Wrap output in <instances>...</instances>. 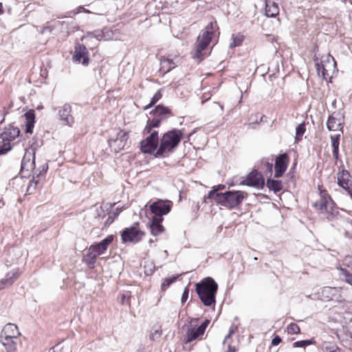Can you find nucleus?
<instances>
[{"label":"nucleus","mask_w":352,"mask_h":352,"mask_svg":"<svg viewBox=\"0 0 352 352\" xmlns=\"http://www.w3.org/2000/svg\"><path fill=\"white\" fill-rule=\"evenodd\" d=\"M218 285L213 278L208 277L195 285V290L205 306L215 303V296Z\"/></svg>","instance_id":"nucleus-2"},{"label":"nucleus","mask_w":352,"mask_h":352,"mask_svg":"<svg viewBox=\"0 0 352 352\" xmlns=\"http://www.w3.org/2000/svg\"><path fill=\"white\" fill-rule=\"evenodd\" d=\"M225 188V186L224 185H219L217 187H213L212 189H218L220 190V189H223Z\"/></svg>","instance_id":"nucleus-59"},{"label":"nucleus","mask_w":352,"mask_h":352,"mask_svg":"<svg viewBox=\"0 0 352 352\" xmlns=\"http://www.w3.org/2000/svg\"><path fill=\"white\" fill-rule=\"evenodd\" d=\"M188 287H186L184 290V292L182 294V299H181V301L182 303H184L187 299H188Z\"/></svg>","instance_id":"nucleus-48"},{"label":"nucleus","mask_w":352,"mask_h":352,"mask_svg":"<svg viewBox=\"0 0 352 352\" xmlns=\"http://www.w3.org/2000/svg\"><path fill=\"white\" fill-rule=\"evenodd\" d=\"M0 342L5 347L6 352H16L20 339L19 338H0Z\"/></svg>","instance_id":"nucleus-21"},{"label":"nucleus","mask_w":352,"mask_h":352,"mask_svg":"<svg viewBox=\"0 0 352 352\" xmlns=\"http://www.w3.org/2000/svg\"><path fill=\"white\" fill-rule=\"evenodd\" d=\"M73 60L76 62H82L84 65L89 63L88 52L86 47L81 44H76L74 48Z\"/></svg>","instance_id":"nucleus-17"},{"label":"nucleus","mask_w":352,"mask_h":352,"mask_svg":"<svg viewBox=\"0 0 352 352\" xmlns=\"http://www.w3.org/2000/svg\"><path fill=\"white\" fill-rule=\"evenodd\" d=\"M315 343V341L314 339H309V340H300L296 341L292 344L293 348H305L306 346L313 344Z\"/></svg>","instance_id":"nucleus-37"},{"label":"nucleus","mask_w":352,"mask_h":352,"mask_svg":"<svg viewBox=\"0 0 352 352\" xmlns=\"http://www.w3.org/2000/svg\"><path fill=\"white\" fill-rule=\"evenodd\" d=\"M113 38V32L112 31L108 29L103 30V40L109 41Z\"/></svg>","instance_id":"nucleus-45"},{"label":"nucleus","mask_w":352,"mask_h":352,"mask_svg":"<svg viewBox=\"0 0 352 352\" xmlns=\"http://www.w3.org/2000/svg\"><path fill=\"white\" fill-rule=\"evenodd\" d=\"M348 331H349V333L350 334L351 338H352V324H351L349 327H348Z\"/></svg>","instance_id":"nucleus-58"},{"label":"nucleus","mask_w":352,"mask_h":352,"mask_svg":"<svg viewBox=\"0 0 352 352\" xmlns=\"http://www.w3.org/2000/svg\"><path fill=\"white\" fill-rule=\"evenodd\" d=\"M138 223L126 228L121 234V238L123 243H138L145 235L144 232L140 230L138 227Z\"/></svg>","instance_id":"nucleus-9"},{"label":"nucleus","mask_w":352,"mask_h":352,"mask_svg":"<svg viewBox=\"0 0 352 352\" xmlns=\"http://www.w3.org/2000/svg\"><path fill=\"white\" fill-rule=\"evenodd\" d=\"M342 119L340 113L334 112L328 118L327 122V127L329 131H341Z\"/></svg>","instance_id":"nucleus-18"},{"label":"nucleus","mask_w":352,"mask_h":352,"mask_svg":"<svg viewBox=\"0 0 352 352\" xmlns=\"http://www.w3.org/2000/svg\"><path fill=\"white\" fill-rule=\"evenodd\" d=\"M25 117L26 120L25 131L32 133L35 119L34 111L29 110L25 113Z\"/></svg>","instance_id":"nucleus-24"},{"label":"nucleus","mask_w":352,"mask_h":352,"mask_svg":"<svg viewBox=\"0 0 352 352\" xmlns=\"http://www.w3.org/2000/svg\"><path fill=\"white\" fill-rule=\"evenodd\" d=\"M47 168H48V165L47 164H45V165L43 166V171L46 172Z\"/></svg>","instance_id":"nucleus-63"},{"label":"nucleus","mask_w":352,"mask_h":352,"mask_svg":"<svg viewBox=\"0 0 352 352\" xmlns=\"http://www.w3.org/2000/svg\"><path fill=\"white\" fill-rule=\"evenodd\" d=\"M150 113L153 114L155 117L163 118L164 119L166 114H170V111L164 106L157 105Z\"/></svg>","instance_id":"nucleus-28"},{"label":"nucleus","mask_w":352,"mask_h":352,"mask_svg":"<svg viewBox=\"0 0 352 352\" xmlns=\"http://www.w3.org/2000/svg\"><path fill=\"white\" fill-rule=\"evenodd\" d=\"M6 285H7L6 284V283H3V279H1L0 280V290L3 289Z\"/></svg>","instance_id":"nucleus-56"},{"label":"nucleus","mask_w":352,"mask_h":352,"mask_svg":"<svg viewBox=\"0 0 352 352\" xmlns=\"http://www.w3.org/2000/svg\"><path fill=\"white\" fill-rule=\"evenodd\" d=\"M320 295L323 300L341 302L343 300L340 287H324Z\"/></svg>","instance_id":"nucleus-13"},{"label":"nucleus","mask_w":352,"mask_h":352,"mask_svg":"<svg viewBox=\"0 0 352 352\" xmlns=\"http://www.w3.org/2000/svg\"><path fill=\"white\" fill-rule=\"evenodd\" d=\"M203 327H188L186 331V337L185 338V343H190L192 340L197 339L199 336L203 335Z\"/></svg>","instance_id":"nucleus-23"},{"label":"nucleus","mask_w":352,"mask_h":352,"mask_svg":"<svg viewBox=\"0 0 352 352\" xmlns=\"http://www.w3.org/2000/svg\"><path fill=\"white\" fill-rule=\"evenodd\" d=\"M171 209V203L162 200H158L150 206V210L153 214V219H157L158 221H162L163 215L167 214Z\"/></svg>","instance_id":"nucleus-10"},{"label":"nucleus","mask_w":352,"mask_h":352,"mask_svg":"<svg viewBox=\"0 0 352 352\" xmlns=\"http://www.w3.org/2000/svg\"><path fill=\"white\" fill-rule=\"evenodd\" d=\"M279 12L278 5L272 1L266 2L265 4V14L268 17H274Z\"/></svg>","instance_id":"nucleus-25"},{"label":"nucleus","mask_w":352,"mask_h":352,"mask_svg":"<svg viewBox=\"0 0 352 352\" xmlns=\"http://www.w3.org/2000/svg\"><path fill=\"white\" fill-rule=\"evenodd\" d=\"M228 351L227 352H235V348L232 347L230 345L228 346Z\"/></svg>","instance_id":"nucleus-60"},{"label":"nucleus","mask_w":352,"mask_h":352,"mask_svg":"<svg viewBox=\"0 0 352 352\" xmlns=\"http://www.w3.org/2000/svg\"><path fill=\"white\" fill-rule=\"evenodd\" d=\"M214 23L210 22L206 28L203 34L198 36L192 57L201 61L207 56L206 50L211 42L213 36Z\"/></svg>","instance_id":"nucleus-5"},{"label":"nucleus","mask_w":352,"mask_h":352,"mask_svg":"<svg viewBox=\"0 0 352 352\" xmlns=\"http://www.w3.org/2000/svg\"><path fill=\"white\" fill-rule=\"evenodd\" d=\"M178 58L175 59L162 57L160 59V70L163 74L170 72L172 69L175 68L178 64Z\"/></svg>","instance_id":"nucleus-22"},{"label":"nucleus","mask_w":352,"mask_h":352,"mask_svg":"<svg viewBox=\"0 0 352 352\" xmlns=\"http://www.w3.org/2000/svg\"><path fill=\"white\" fill-rule=\"evenodd\" d=\"M318 189L320 193V199L314 204V206L319 210L322 214H326L328 220H332L339 214L338 208L331 197L327 190L318 186Z\"/></svg>","instance_id":"nucleus-4"},{"label":"nucleus","mask_w":352,"mask_h":352,"mask_svg":"<svg viewBox=\"0 0 352 352\" xmlns=\"http://www.w3.org/2000/svg\"><path fill=\"white\" fill-rule=\"evenodd\" d=\"M344 267L340 269L342 273H352V256H346L343 261Z\"/></svg>","instance_id":"nucleus-33"},{"label":"nucleus","mask_w":352,"mask_h":352,"mask_svg":"<svg viewBox=\"0 0 352 352\" xmlns=\"http://www.w3.org/2000/svg\"><path fill=\"white\" fill-rule=\"evenodd\" d=\"M281 342V338L278 336H276L272 340V344L273 346L278 345Z\"/></svg>","instance_id":"nucleus-49"},{"label":"nucleus","mask_w":352,"mask_h":352,"mask_svg":"<svg viewBox=\"0 0 352 352\" xmlns=\"http://www.w3.org/2000/svg\"><path fill=\"white\" fill-rule=\"evenodd\" d=\"M267 187L274 192L280 191L283 188L281 181L269 179L267 181Z\"/></svg>","instance_id":"nucleus-29"},{"label":"nucleus","mask_w":352,"mask_h":352,"mask_svg":"<svg viewBox=\"0 0 352 352\" xmlns=\"http://www.w3.org/2000/svg\"><path fill=\"white\" fill-rule=\"evenodd\" d=\"M156 219H153L151 223V232L153 236H157L164 231V228L161 225L162 221H157Z\"/></svg>","instance_id":"nucleus-26"},{"label":"nucleus","mask_w":352,"mask_h":352,"mask_svg":"<svg viewBox=\"0 0 352 352\" xmlns=\"http://www.w3.org/2000/svg\"><path fill=\"white\" fill-rule=\"evenodd\" d=\"M162 120H163V118H158V117H155L153 119H152L150 122H148V124L145 126L144 132L150 133V132H152L153 131H154L153 128L158 127Z\"/></svg>","instance_id":"nucleus-31"},{"label":"nucleus","mask_w":352,"mask_h":352,"mask_svg":"<svg viewBox=\"0 0 352 352\" xmlns=\"http://www.w3.org/2000/svg\"><path fill=\"white\" fill-rule=\"evenodd\" d=\"M3 12V5L2 3H0V14H1Z\"/></svg>","instance_id":"nucleus-64"},{"label":"nucleus","mask_w":352,"mask_h":352,"mask_svg":"<svg viewBox=\"0 0 352 352\" xmlns=\"http://www.w3.org/2000/svg\"><path fill=\"white\" fill-rule=\"evenodd\" d=\"M350 175L348 171L342 170L339 172L338 175V185H344L345 182H347L349 180Z\"/></svg>","instance_id":"nucleus-35"},{"label":"nucleus","mask_w":352,"mask_h":352,"mask_svg":"<svg viewBox=\"0 0 352 352\" xmlns=\"http://www.w3.org/2000/svg\"><path fill=\"white\" fill-rule=\"evenodd\" d=\"M287 331L289 334H298L300 333L299 326L295 323L289 324L287 327Z\"/></svg>","instance_id":"nucleus-40"},{"label":"nucleus","mask_w":352,"mask_h":352,"mask_svg":"<svg viewBox=\"0 0 352 352\" xmlns=\"http://www.w3.org/2000/svg\"><path fill=\"white\" fill-rule=\"evenodd\" d=\"M35 150L33 145L29 150H27L24 154L21 162V170H30L35 167Z\"/></svg>","instance_id":"nucleus-15"},{"label":"nucleus","mask_w":352,"mask_h":352,"mask_svg":"<svg viewBox=\"0 0 352 352\" xmlns=\"http://www.w3.org/2000/svg\"><path fill=\"white\" fill-rule=\"evenodd\" d=\"M182 133L180 130L173 129L165 133L160 139V146L156 151L155 157H166L179 144Z\"/></svg>","instance_id":"nucleus-3"},{"label":"nucleus","mask_w":352,"mask_h":352,"mask_svg":"<svg viewBox=\"0 0 352 352\" xmlns=\"http://www.w3.org/2000/svg\"><path fill=\"white\" fill-rule=\"evenodd\" d=\"M52 30H53L52 26H50V25L45 26V27H43L42 29L41 30V33L44 34L45 32V31H47V30L49 32H52Z\"/></svg>","instance_id":"nucleus-50"},{"label":"nucleus","mask_w":352,"mask_h":352,"mask_svg":"<svg viewBox=\"0 0 352 352\" xmlns=\"http://www.w3.org/2000/svg\"><path fill=\"white\" fill-rule=\"evenodd\" d=\"M217 191L218 189H212L208 192V197L213 199L217 204L230 209L238 206L248 196V193L240 190L225 192H218Z\"/></svg>","instance_id":"nucleus-1"},{"label":"nucleus","mask_w":352,"mask_h":352,"mask_svg":"<svg viewBox=\"0 0 352 352\" xmlns=\"http://www.w3.org/2000/svg\"><path fill=\"white\" fill-rule=\"evenodd\" d=\"M129 138V133L123 130H119L115 137H111L109 140V145L115 153H119L124 149Z\"/></svg>","instance_id":"nucleus-11"},{"label":"nucleus","mask_w":352,"mask_h":352,"mask_svg":"<svg viewBox=\"0 0 352 352\" xmlns=\"http://www.w3.org/2000/svg\"><path fill=\"white\" fill-rule=\"evenodd\" d=\"M352 184V181H349L345 182L344 185H339L342 188H343L346 191L349 189L350 184Z\"/></svg>","instance_id":"nucleus-51"},{"label":"nucleus","mask_w":352,"mask_h":352,"mask_svg":"<svg viewBox=\"0 0 352 352\" xmlns=\"http://www.w3.org/2000/svg\"><path fill=\"white\" fill-rule=\"evenodd\" d=\"M149 133L147 138L140 142L141 151L144 153H153L159 144L158 131L154 130Z\"/></svg>","instance_id":"nucleus-12"},{"label":"nucleus","mask_w":352,"mask_h":352,"mask_svg":"<svg viewBox=\"0 0 352 352\" xmlns=\"http://www.w3.org/2000/svg\"><path fill=\"white\" fill-rule=\"evenodd\" d=\"M318 74L327 83L331 82L333 75L336 73V62L329 54L323 55L320 61L316 63Z\"/></svg>","instance_id":"nucleus-6"},{"label":"nucleus","mask_w":352,"mask_h":352,"mask_svg":"<svg viewBox=\"0 0 352 352\" xmlns=\"http://www.w3.org/2000/svg\"><path fill=\"white\" fill-rule=\"evenodd\" d=\"M233 333H234V330L233 329H230L229 333L226 336V338H225V339L223 340V344L226 343V340L231 336V335Z\"/></svg>","instance_id":"nucleus-53"},{"label":"nucleus","mask_w":352,"mask_h":352,"mask_svg":"<svg viewBox=\"0 0 352 352\" xmlns=\"http://www.w3.org/2000/svg\"><path fill=\"white\" fill-rule=\"evenodd\" d=\"M210 94H208L207 96H203V99H202V103H204L205 102H206L207 100H209V98H210Z\"/></svg>","instance_id":"nucleus-54"},{"label":"nucleus","mask_w":352,"mask_h":352,"mask_svg":"<svg viewBox=\"0 0 352 352\" xmlns=\"http://www.w3.org/2000/svg\"><path fill=\"white\" fill-rule=\"evenodd\" d=\"M113 221V218H111V216H109L107 220V223H111Z\"/></svg>","instance_id":"nucleus-61"},{"label":"nucleus","mask_w":352,"mask_h":352,"mask_svg":"<svg viewBox=\"0 0 352 352\" xmlns=\"http://www.w3.org/2000/svg\"><path fill=\"white\" fill-rule=\"evenodd\" d=\"M162 333V330L160 326H154L151 331L150 338L152 340H156L159 339Z\"/></svg>","instance_id":"nucleus-36"},{"label":"nucleus","mask_w":352,"mask_h":352,"mask_svg":"<svg viewBox=\"0 0 352 352\" xmlns=\"http://www.w3.org/2000/svg\"><path fill=\"white\" fill-rule=\"evenodd\" d=\"M242 184L258 188L263 186L264 179L261 173L256 170H253L249 173L246 179L243 181Z\"/></svg>","instance_id":"nucleus-16"},{"label":"nucleus","mask_w":352,"mask_h":352,"mask_svg":"<svg viewBox=\"0 0 352 352\" xmlns=\"http://www.w3.org/2000/svg\"><path fill=\"white\" fill-rule=\"evenodd\" d=\"M346 192L350 195L351 197L352 198V184H350L349 188L346 190Z\"/></svg>","instance_id":"nucleus-55"},{"label":"nucleus","mask_w":352,"mask_h":352,"mask_svg":"<svg viewBox=\"0 0 352 352\" xmlns=\"http://www.w3.org/2000/svg\"><path fill=\"white\" fill-rule=\"evenodd\" d=\"M38 182V180L35 181L34 177H33V179L32 180H30V184H29L28 186L27 187V190H26V191L28 194H32L34 192Z\"/></svg>","instance_id":"nucleus-41"},{"label":"nucleus","mask_w":352,"mask_h":352,"mask_svg":"<svg viewBox=\"0 0 352 352\" xmlns=\"http://www.w3.org/2000/svg\"><path fill=\"white\" fill-rule=\"evenodd\" d=\"M340 276L344 280L346 283L352 285V273H342L340 272Z\"/></svg>","instance_id":"nucleus-44"},{"label":"nucleus","mask_w":352,"mask_h":352,"mask_svg":"<svg viewBox=\"0 0 352 352\" xmlns=\"http://www.w3.org/2000/svg\"><path fill=\"white\" fill-rule=\"evenodd\" d=\"M209 324V320H206L200 326H199L198 327H204V333L206 331V329L207 327V326Z\"/></svg>","instance_id":"nucleus-52"},{"label":"nucleus","mask_w":352,"mask_h":352,"mask_svg":"<svg viewBox=\"0 0 352 352\" xmlns=\"http://www.w3.org/2000/svg\"><path fill=\"white\" fill-rule=\"evenodd\" d=\"M178 276L166 278L164 279V282L162 283V288L165 289L166 287H168L170 284H172L175 280L177 278Z\"/></svg>","instance_id":"nucleus-42"},{"label":"nucleus","mask_w":352,"mask_h":352,"mask_svg":"<svg viewBox=\"0 0 352 352\" xmlns=\"http://www.w3.org/2000/svg\"><path fill=\"white\" fill-rule=\"evenodd\" d=\"M19 272L18 268H14L10 272H8L4 278H3V283H6L8 285H11L19 277Z\"/></svg>","instance_id":"nucleus-27"},{"label":"nucleus","mask_w":352,"mask_h":352,"mask_svg":"<svg viewBox=\"0 0 352 352\" xmlns=\"http://www.w3.org/2000/svg\"><path fill=\"white\" fill-rule=\"evenodd\" d=\"M6 285H7L6 284V283H3V279H1L0 280V290L3 289Z\"/></svg>","instance_id":"nucleus-57"},{"label":"nucleus","mask_w":352,"mask_h":352,"mask_svg":"<svg viewBox=\"0 0 352 352\" xmlns=\"http://www.w3.org/2000/svg\"><path fill=\"white\" fill-rule=\"evenodd\" d=\"M20 131L17 127L9 126L6 127L0 135V154H5L12 149L10 142L17 138Z\"/></svg>","instance_id":"nucleus-8"},{"label":"nucleus","mask_w":352,"mask_h":352,"mask_svg":"<svg viewBox=\"0 0 352 352\" xmlns=\"http://www.w3.org/2000/svg\"><path fill=\"white\" fill-rule=\"evenodd\" d=\"M20 332L16 324L8 323L4 326L1 333L0 338H19Z\"/></svg>","instance_id":"nucleus-20"},{"label":"nucleus","mask_w":352,"mask_h":352,"mask_svg":"<svg viewBox=\"0 0 352 352\" xmlns=\"http://www.w3.org/2000/svg\"><path fill=\"white\" fill-rule=\"evenodd\" d=\"M232 40V42L230 44V48H233L236 46L240 45L242 42V40L240 38L237 37H233Z\"/></svg>","instance_id":"nucleus-46"},{"label":"nucleus","mask_w":352,"mask_h":352,"mask_svg":"<svg viewBox=\"0 0 352 352\" xmlns=\"http://www.w3.org/2000/svg\"><path fill=\"white\" fill-rule=\"evenodd\" d=\"M289 159L287 153L278 155L275 159L274 177H281L287 168Z\"/></svg>","instance_id":"nucleus-14"},{"label":"nucleus","mask_w":352,"mask_h":352,"mask_svg":"<svg viewBox=\"0 0 352 352\" xmlns=\"http://www.w3.org/2000/svg\"><path fill=\"white\" fill-rule=\"evenodd\" d=\"M5 116L4 114H0V123H2L4 121Z\"/></svg>","instance_id":"nucleus-62"},{"label":"nucleus","mask_w":352,"mask_h":352,"mask_svg":"<svg viewBox=\"0 0 352 352\" xmlns=\"http://www.w3.org/2000/svg\"><path fill=\"white\" fill-rule=\"evenodd\" d=\"M162 98V94L160 93V91H157L154 96L153 97L151 98V102L149 104H148L147 106L145 107V109H148L149 107H151L152 105H153L154 104H155L160 98Z\"/></svg>","instance_id":"nucleus-43"},{"label":"nucleus","mask_w":352,"mask_h":352,"mask_svg":"<svg viewBox=\"0 0 352 352\" xmlns=\"http://www.w3.org/2000/svg\"><path fill=\"white\" fill-rule=\"evenodd\" d=\"M72 107L69 104H65L58 111V116L61 121L68 126H72L74 118L71 114Z\"/></svg>","instance_id":"nucleus-19"},{"label":"nucleus","mask_w":352,"mask_h":352,"mask_svg":"<svg viewBox=\"0 0 352 352\" xmlns=\"http://www.w3.org/2000/svg\"><path fill=\"white\" fill-rule=\"evenodd\" d=\"M113 235H109L101 242L91 245L84 257V261L88 265L94 266L97 256L104 253L108 246L113 242Z\"/></svg>","instance_id":"nucleus-7"},{"label":"nucleus","mask_w":352,"mask_h":352,"mask_svg":"<svg viewBox=\"0 0 352 352\" xmlns=\"http://www.w3.org/2000/svg\"><path fill=\"white\" fill-rule=\"evenodd\" d=\"M305 123H301L298 124L296 129V140L299 141L301 140L302 136L305 132Z\"/></svg>","instance_id":"nucleus-38"},{"label":"nucleus","mask_w":352,"mask_h":352,"mask_svg":"<svg viewBox=\"0 0 352 352\" xmlns=\"http://www.w3.org/2000/svg\"><path fill=\"white\" fill-rule=\"evenodd\" d=\"M340 136V134L336 135L334 136H331V145L333 147V156L336 160L338 159Z\"/></svg>","instance_id":"nucleus-30"},{"label":"nucleus","mask_w":352,"mask_h":352,"mask_svg":"<svg viewBox=\"0 0 352 352\" xmlns=\"http://www.w3.org/2000/svg\"><path fill=\"white\" fill-rule=\"evenodd\" d=\"M87 215L93 216L94 219L104 218L105 217V212L102 206L96 208H91L87 211Z\"/></svg>","instance_id":"nucleus-32"},{"label":"nucleus","mask_w":352,"mask_h":352,"mask_svg":"<svg viewBox=\"0 0 352 352\" xmlns=\"http://www.w3.org/2000/svg\"><path fill=\"white\" fill-rule=\"evenodd\" d=\"M88 36L95 38L98 41L103 40V30H96L93 32H87V34L84 36L82 38H87Z\"/></svg>","instance_id":"nucleus-39"},{"label":"nucleus","mask_w":352,"mask_h":352,"mask_svg":"<svg viewBox=\"0 0 352 352\" xmlns=\"http://www.w3.org/2000/svg\"><path fill=\"white\" fill-rule=\"evenodd\" d=\"M262 162L264 164V166H265L267 170H268L269 172L272 171L273 164L272 162H270L263 160Z\"/></svg>","instance_id":"nucleus-47"},{"label":"nucleus","mask_w":352,"mask_h":352,"mask_svg":"<svg viewBox=\"0 0 352 352\" xmlns=\"http://www.w3.org/2000/svg\"><path fill=\"white\" fill-rule=\"evenodd\" d=\"M322 352H342L335 344L324 342L322 345Z\"/></svg>","instance_id":"nucleus-34"}]
</instances>
